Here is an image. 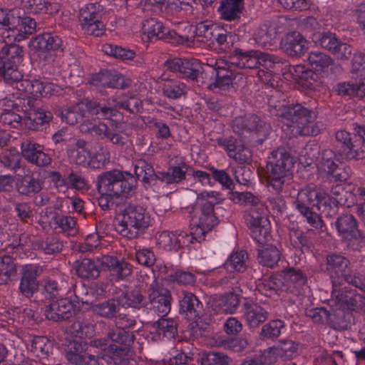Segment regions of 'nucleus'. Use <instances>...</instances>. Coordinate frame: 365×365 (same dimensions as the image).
Returning <instances> with one entry per match:
<instances>
[{
	"label": "nucleus",
	"instance_id": "nucleus-1",
	"mask_svg": "<svg viewBox=\"0 0 365 365\" xmlns=\"http://www.w3.org/2000/svg\"><path fill=\"white\" fill-rule=\"evenodd\" d=\"M295 163L290 148L279 146L272 150L267 158L264 176L267 186L279 194L292 176Z\"/></svg>",
	"mask_w": 365,
	"mask_h": 365
},
{
	"label": "nucleus",
	"instance_id": "nucleus-2",
	"mask_svg": "<svg viewBox=\"0 0 365 365\" xmlns=\"http://www.w3.org/2000/svg\"><path fill=\"white\" fill-rule=\"evenodd\" d=\"M137 186L133 175L126 171L114 169L98 175L96 187L98 192H106L113 197H127Z\"/></svg>",
	"mask_w": 365,
	"mask_h": 365
},
{
	"label": "nucleus",
	"instance_id": "nucleus-3",
	"mask_svg": "<svg viewBox=\"0 0 365 365\" xmlns=\"http://www.w3.org/2000/svg\"><path fill=\"white\" fill-rule=\"evenodd\" d=\"M150 217L145 209L138 205L128 204L123 211L121 220L115 225V230L128 239H135L149 226Z\"/></svg>",
	"mask_w": 365,
	"mask_h": 365
},
{
	"label": "nucleus",
	"instance_id": "nucleus-4",
	"mask_svg": "<svg viewBox=\"0 0 365 365\" xmlns=\"http://www.w3.org/2000/svg\"><path fill=\"white\" fill-rule=\"evenodd\" d=\"M180 313L192 321L189 328L193 335L202 334L210 324V317L205 312L203 304L197 297L190 292H184L180 300Z\"/></svg>",
	"mask_w": 365,
	"mask_h": 365
},
{
	"label": "nucleus",
	"instance_id": "nucleus-5",
	"mask_svg": "<svg viewBox=\"0 0 365 365\" xmlns=\"http://www.w3.org/2000/svg\"><path fill=\"white\" fill-rule=\"evenodd\" d=\"M326 269L331 274V279L341 282L344 280L355 287L365 288V274L353 269L350 261L341 255H327Z\"/></svg>",
	"mask_w": 365,
	"mask_h": 365
},
{
	"label": "nucleus",
	"instance_id": "nucleus-6",
	"mask_svg": "<svg viewBox=\"0 0 365 365\" xmlns=\"http://www.w3.org/2000/svg\"><path fill=\"white\" fill-rule=\"evenodd\" d=\"M233 131L242 138L251 135L255 143L262 145L271 132V126L255 114L239 116L232 121Z\"/></svg>",
	"mask_w": 365,
	"mask_h": 365
},
{
	"label": "nucleus",
	"instance_id": "nucleus-7",
	"mask_svg": "<svg viewBox=\"0 0 365 365\" xmlns=\"http://www.w3.org/2000/svg\"><path fill=\"white\" fill-rule=\"evenodd\" d=\"M316 118L315 111L301 103L287 104L282 117L283 120L296 124L302 135H317L319 133V129L314 125Z\"/></svg>",
	"mask_w": 365,
	"mask_h": 365
},
{
	"label": "nucleus",
	"instance_id": "nucleus-8",
	"mask_svg": "<svg viewBox=\"0 0 365 365\" xmlns=\"http://www.w3.org/2000/svg\"><path fill=\"white\" fill-rule=\"evenodd\" d=\"M323 190L317 187L307 186L302 188L294 202L296 209L303 215L307 222L316 229H322L324 224L318 214L310 208L317 207Z\"/></svg>",
	"mask_w": 365,
	"mask_h": 365
},
{
	"label": "nucleus",
	"instance_id": "nucleus-9",
	"mask_svg": "<svg viewBox=\"0 0 365 365\" xmlns=\"http://www.w3.org/2000/svg\"><path fill=\"white\" fill-rule=\"evenodd\" d=\"M109 341V358L118 361L123 356H131L135 335L133 331L124 329L110 330L107 335Z\"/></svg>",
	"mask_w": 365,
	"mask_h": 365
},
{
	"label": "nucleus",
	"instance_id": "nucleus-10",
	"mask_svg": "<svg viewBox=\"0 0 365 365\" xmlns=\"http://www.w3.org/2000/svg\"><path fill=\"white\" fill-rule=\"evenodd\" d=\"M103 16L100 4H88L81 8L78 19L84 33L95 36L103 35L105 30Z\"/></svg>",
	"mask_w": 365,
	"mask_h": 365
},
{
	"label": "nucleus",
	"instance_id": "nucleus-11",
	"mask_svg": "<svg viewBox=\"0 0 365 365\" xmlns=\"http://www.w3.org/2000/svg\"><path fill=\"white\" fill-rule=\"evenodd\" d=\"M4 26L7 27L14 40L17 42L27 38L36 31V22L30 16L21 17L15 9H9Z\"/></svg>",
	"mask_w": 365,
	"mask_h": 365
},
{
	"label": "nucleus",
	"instance_id": "nucleus-12",
	"mask_svg": "<svg viewBox=\"0 0 365 365\" xmlns=\"http://www.w3.org/2000/svg\"><path fill=\"white\" fill-rule=\"evenodd\" d=\"M173 297L170 291L155 280L148 289L146 309L165 317L171 310Z\"/></svg>",
	"mask_w": 365,
	"mask_h": 365
},
{
	"label": "nucleus",
	"instance_id": "nucleus-13",
	"mask_svg": "<svg viewBox=\"0 0 365 365\" xmlns=\"http://www.w3.org/2000/svg\"><path fill=\"white\" fill-rule=\"evenodd\" d=\"M215 202L204 201L199 203L197 212L191 217L190 226L195 227L194 235L204 236L217 225L218 219L214 212Z\"/></svg>",
	"mask_w": 365,
	"mask_h": 365
},
{
	"label": "nucleus",
	"instance_id": "nucleus-14",
	"mask_svg": "<svg viewBox=\"0 0 365 365\" xmlns=\"http://www.w3.org/2000/svg\"><path fill=\"white\" fill-rule=\"evenodd\" d=\"M165 66L170 71L179 73L182 78L190 79L197 84L204 83L203 66L195 59L173 58L166 61Z\"/></svg>",
	"mask_w": 365,
	"mask_h": 365
},
{
	"label": "nucleus",
	"instance_id": "nucleus-15",
	"mask_svg": "<svg viewBox=\"0 0 365 365\" xmlns=\"http://www.w3.org/2000/svg\"><path fill=\"white\" fill-rule=\"evenodd\" d=\"M341 281L332 278L331 297L344 309L358 312L364 305L363 297L356 290L341 287Z\"/></svg>",
	"mask_w": 365,
	"mask_h": 365
},
{
	"label": "nucleus",
	"instance_id": "nucleus-16",
	"mask_svg": "<svg viewBox=\"0 0 365 365\" xmlns=\"http://www.w3.org/2000/svg\"><path fill=\"white\" fill-rule=\"evenodd\" d=\"M245 222L251 231L252 237L259 245L269 241L271 237L267 219L256 207L245 211L244 215Z\"/></svg>",
	"mask_w": 365,
	"mask_h": 365
},
{
	"label": "nucleus",
	"instance_id": "nucleus-17",
	"mask_svg": "<svg viewBox=\"0 0 365 365\" xmlns=\"http://www.w3.org/2000/svg\"><path fill=\"white\" fill-rule=\"evenodd\" d=\"M39 101L37 100H28L29 110L24 113V123L30 130H43V126L49 123L53 119V114L38 106Z\"/></svg>",
	"mask_w": 365,
	"mask_h": 365
},
{
	"label": "nucleus",
	"instance_id": "nucleus-18",
	"mask_svg": "<svg viewBox=\"0 0 365 365\" xmlns=\"http://www.w3.org/2000/svg\"><path fill=\"white\" fill-rule=\"evenodd\" d=\"M336 228L344 238L356 240L365 245V233L358 229V222L355 217L349 213H343L337 217L335 222Z\"/></svg>",
	"mask_w": 365,
	"mask_h": 365
},
{
	"label": "nucleus",
	"instance_id": "nucleus-19",
	"mask_svg": "<svg viewBox=\"0 0 365 365\" xmlns=\"http://www.w3.org/2000/svg\"><path fill=\"white\" fill-rule=\"evenodd\" d=\"M74 307L68 298H61L46 306L45 316L48 320L56 322L66 321L75 314Z\"/></svg>",
	"mask_w": 365,
	"mask_h": 365
},
{
	"label": "nucleus",
	"instance_id": "nucleus-20",
	"mask_svg": "<svg viewBox=\"0 0 365 365\" xmlns=\"http://www.w3.org/2000/svg\"><path fill=\"white\" fill-rule=\"evenodd\" d=\"M280 48L290 57H300L308 49L307 41L300 32L294 31L282 38Z\"/></svg>",
	"mask_w": 365,
	"mask_h": 365
},
{
	"label": "nucleus",
	"instance_id": "nucleus-21",
	"mask_svg": "<svg viewBox=\"0 0 365 365\" xmlns=\"http://www.w3.org/2000/svg\"><path fill=\"white\" fill-rule=\"evenodd\" d=\"M218 144L223 146L228 155L239 163V164L249 163L252 160V153L246 147L242 140H238L233 137L219 139Z\"/></svg>",
	"mask_w": 365,
	"mask_h": 365
},
{
	"label": "nucleus",
	"instance_id": "nucleus-22",
	"mask_svg": "<svg viewBox=\"0 0 365 365\" xmlns=\"http://www.w3.org/2000/svg\"><path fill=\"white\" fill-rule=\"evenodd\" d=\"M142 34L146 37L147 41L155 38L169 40L174 38L176 33L165 27L163 24L155 18L145 20L142 23Z\"/></svg>",
	"mask_w": 365,
	"mask_h": 365
},
{
	"label": "nucleus",
	"instance_id": "nucleus-23",
	"mask_svg": "<svg viewBox=\"0 0 365 365\" xmlns=\"http://www.w3.org/2000/svg\"><path fill=\"white\" fill-rule=\"evenodd\" d=\"M91 83L96 86L115 89H124L129 86V83L120 73L108 70L93 75Z\"/></svg>",
	"mask_w": 365,
	"mask_h": 365
},
{
	"label": "nucleus",
	"instance_id": "nucleus-24",
	"mask_svg": "<svg viewBox=\"0 0 365 365\" xmlns=\"http://www.w3.org/2000/svg\"><path fill=\"white\" fill-rule=\"evenodd\" d=\"M102 257L97 259L83 258L76 260L72 265L76 274L81 279H96L103 269Z\"/></svg>",
	"mask_w": 365,
	"mask_h": 365
},
{
	"label": "nucleus",
	"instance_id": "nucleus-25",
	"mask_svg": "<svg viewBox=\"0 0 365 365\" xmlns=\"http://www.w3.org/2000/svg\"><path fill=\"white\" fill-rule=\"evenodd\" d=\"M43 150V146L36 143L26 142L21 144L22 156L38 167H46L51 163V157Z\"/></svg>",
	"mask_w": 365,
	"mask_h": 365
},
{
	"label": "nucleus",
	"instance_id": "nucleus-26",
	"mask_svg": "<svg viewBox=\"0 0 365 365\" xmlns=\"http://www.w3.org/2000/svg\"><path fill=\"white\" fill-rule=\"evenodd\" d=\"M102 266L104 271H109L118 280L124 279L132 273L133 266L124 259L104 255L102 257Z\"/></svg>",
	"mask_w": 365,
	"mask_h": 365
},
{
	"label": "nucleus",
	"instance_id": "nucleus-27",
	"mask_svg": "<svg viewBox=\"0 0 365 365\" xmlns=\"http://www.w3.org/2000/svg\"><path fill=\"white\" fill-rule=\"evenodd\" d=\"M88 143L81 138H73V143L66 148V156L68 160L77 165L86 166L91 150L87 147Z\"/></svg>",
	"mask_w": 365,
	"mask_h": 365
},
{
	"label": "nucleus",
	"instance_id": "nucleus-28",
	"mask_svg": "<svg viewBox=\"0 0 365 365\" xmlns=\"http://www.w3.org/2000/svg\"><path fill=\"white\" fill-rule=\"evenodd\" d=\"M20 5L29 14L53 15L60 10L58 4L48 0H20Z\"/></svg>",
	"mask_w": 365,
	"mask_h": 365
},
{
	"label": "nucleus",
	"instance_id": "nucleus-29",
	"mask_svg": "<svg viewBox=\"0 0 365 365\" xmlns=\"http://www.w3.org/2000/svg\"><path fill=\"white\" fill-rule=\"evenodd\" d=\"M37 272L36 268L29 266L26 267L21 274L19 289L20 293L26 298L32 297L38 290Z\"/></svg>",
	"mask_w": 365,
	"mask_h": 365
},
{
	"label": "nucleus",
	"instance_id": "nucleus-30",
	"mask_svg": "<svg viewBox=\"0 0 365 365\" xmlns=\"http://www.w3.org/2000/svg\"><path fill=\"white\" fill-rule=\"evenodd\" d=\"M90 308L96 315L106 319H112L120 312L121 301L118 297H112L98 303L91 304Z\"/></svg>",
	"mask_w": 365,
	"mask_h": 365
},
{
	"label": "nucleus",
	"instance_id": "nucleus-31",
	"mask_svg": "<svg viewBox=\"0 0 365 365\" xmlns=\"http://www.w3.org/2000/svg\"><path fill=\"white\" fill-rule=\"evenodd\" d=\"M230 58L235 59L232 63L240 68L253 69L259 66L257 50L243 51L240 48H235Z\"/></svg>",
	"mask_w": 365,
	"mask_h": 365
},
{
	"label": "nucleus",
	"instance_id": "nucleus-32",
	"mask_svg": "<svg viewBox=\"0 0 365 365\" xmlns=\"http://www.w3.org/2000/svg\"><path fill=\"white\" fill-rule=\"evenodd\" d=\"M43 181L32 175H26L16 183V189L20 195L32 197L42 190Z\"/></svg>",
	"mask_w": 365,
	"mask_h": 365
},
{
	"label": "nucleus",
	"instance_id": "nucleus-33",
	"mask_svg": "<svg viewBox=\"0 0 365 365\" xmlns=\"http://www.w3.org/2000/svg\"><path fill=\"white\" fill-rule=\"evenodd\" d=\"M244 4V0H222L217 11L226 21L239 20Z\"/></svg>",
	"mask_w": 365,
	"mask_h": 365
},
{
	"label": "nucleus",
	"instance_id": "nucleus-34",
	"mask_svg": "<svg viewBox=\"0 0 365 365\" xmlns=\"http://www.w3.org/2000/svg\"><path fill=\"white\" fill-rule=\"evenodd\" d=\"M308 64L319 74H326L329 66L334 65V60L328 54L319 51H311L307 57Z\"/></svg>",
	"mask_w": 365,
	"mask_h": 365
},
{
	"label": "nucleus",
	"instance_id": "nucleus-35",
	"mask_svg": "<svg viewBox=\"0 0 365 365\" xmlns=\"http://www.w3.org/2000/svg\"><path fill=\"white\" fill-rule=\"evenodd\" d=\"M339 155L346 160H359L365 158V144L358 135H354L351 143L345 148L339 149Z\"/></svg>",
	"mask_w": 365,
	"mask_h": 365
},
{
	"label": "nucleus",
	"instance_id": "nucleus-36",
	"mask_svg": "<svg viewBox=\"0 0 365 365\" xmlns=\"http://www.w3.org/2000/svg\"><path fill=\"white\" fill-rule=\"evenodd\" d=\"M244 315L248 324L252 327H256L265 322L268 317V312L258 304L245 303Z\"/></svg>",
	"mask_w": 365,
	"mask_h": 365
},
{
	"label": "nucleus",
	"instance_id": "nucleus-37",
	"mask_svg": "<svg viewBox=\"0 0 365 365\" xmlns=\"http://www.w3.org/2000/svg\"><path fill=\"white\" fill-rule=\"evenodd\" d=\"M62 44L61 39L49 33L38 35L32 41L33 47L38 51L49 52L58 50Z\"/></svg>",
	"mask_w": 365,
	"mask_h": 365
},
{
	"label": "nucleus",
	"instance_id": "nucleus-38",
	"mask_svg": "<svg viewBox=\"0 0 365 365\" xmlns=\"http://www.w3.org/2000/svg\"><path fill=\"white\" fill-rule=\"evenodd\" d=\"M240 302V296L234 292L215 295L214 298V303L216 308L227 314H232L235 312L239 307Z\"/></svg>",
	"mask_w": 365,
	"mask_h": 365
},
{
	"label": "nucleus",
	"instance_id": "nucleus-39",
	"mask_svg": "<svg viewBox=\"0 0 365 365\" xmlns=\"http://www.w3.org/2000/svg\"><path fill=\"white\" fill-rule=\"evenodd\" d=\"M281 253L274 245L267 244L262 249L257 248V260L264 267L273 268L280 259Z\"/></svg>",
	"mask_w": 365,
	"mask_h": 365
},
{
	"label": "nucleus",
	"instance_id": "nucleus-40",
	"mask_svg": "<svg viewBox=\"0 0 365 365\" xmlns=\"http://www.w3.org/2000/svg\"><path fill=\"white\" fill-rule=\"evenodd\" d=\"M339 159L326 163H320L321 168L327 175L334 182H345L349 178V174L345 168L340 167L336 162Z\"/></svg>",
	"mask_w": 365,
	"mask_h": 365
},
{
	"label": "nucleus",
	"instance_id": "nucleus-41",
	"mask_svg": "<svg viewBox=\"0 0 365 365\" xmlns=\"http://www.w3.org/2000/svg\"><path fill=\"white\" fill-rule=\"evenodd\" d=\"M22 47L16 43H4L0 49V60L19 66L23 59Z\"/></svg>",
	"mask_w": 365,
	"mask_h": 365
},
{
	"label": "nucleus",
	"instance_id": "nucleus-42",
	"mask_svg": "<svg viewBox=\"0 0 365 365\" xmlns=\"http://www.w3.org/2000/svg\"><path fill=\"white\" fill-rule=\"evenodd\" d=\"M344 197H332L324 190H323L322 196L319 200V203L317 208L319 211H322L324 208L327 207L331 203H339L340 205L350 207L354 204L355 195L351 192H344Z\"/></svg>",
	"mask_w": 365,
	"mask_h": 365
},
{
	"label": "nucleus",
	"instance_id": "nucleus-43",
	"mask_svg": "<svg viewBox=\"0 0 365 365\" xmlns=\"http://www.w3.org/2000/svg\"><path fill=\"white\" fill-rule=\"evenodd\" d=\"M153 328L159 334L169 339H175L178 335V323L173 318L161 317L153 324Z\"/></svg>",
	"mask_w": 365,
	"mask_h": 365
},
{
	"label": "nucleus",
	"instance_id": "nucleus-44",
	"mask_svg": "<svg viewBox=\"0 0 365 365\" xmlns=\"http://www.w3.org/2000/svg\"><path fill=\"white\" fill-rule=\"evenodd\" d=\"M66 292L63 282H58L51 279H46L43 280V294L49 301H56L63 298V296Z\"/></svg>",
	"mask_w": 365,
	"mask_h": 365
},
{
	"label": "nucleus",
	"instance_id": "nucleus-45",
	"mask_svg": "<svg viewBox=\"0 0 365 365\" xmlns=\"http://www.w3.org/2000/svg\"><path fill=\"white\" fill-rule=\"evenodd\" d=\"M351 318L350 313L341 309L333 312L328 311L327 324L334 329L346 330L350 326Z\"/></svg>",
	"mask_w": 365,
	"mask_h": 365
},
{
	"label": "nucleus",
	"instance_id": "nucleus-46",
	"mask_svg": "<svg viewBox=\"0 0 365 365\" xmlns=\"http://www.w3.org/2000/svg\"><path fill=\"white\" fill-rule=\"evenodd\" d=\"M289 236L291 245L302 252H309L312 244L307 236L298 227H289Z\"/></svg>",
	"mask_w": 365,
	"mask_h": 365
},
{
	"label": "nucleus",
	"instance_id": "nucleus-47",
	"mask_svg": "<svg viewBox=\"0 0 365 365\" xmlns=\"http://www.w3.org/2000/svg\"><path fill=\"white\" fill-rule=\"evenodd\" d=\"M234 73L229 70L220 69L216 71V78L215 82L209 84L207 88L210 91H215L218 88L220 91H228L233 87Z\"/></svg>",
	"mask_w": 365,
	"mask_h": 365
},
{
	"label": "nucleus",
	"instance_id": "nucleus-48",
	"mask_svg": "<svg viewBox=\"0 0 365 365\" xmlns=\"http://www.w3.org/2000/svg\"><path fill=\"white\" fill-rule=\"evenodd\" d=\"M16 275V266L9 255L0 257V285L8 284Z\"/></svg>",
	"mask_w": 365,
	"mask_h": 365
},
{
	"label": "nucleus",
	"instance_id": "nucleus-49",
	"mask_svg": "<svg viewBox=\"0 0 365 365\" xmlns=\"http://www.w3.org/2000/svg\"><path fill=\"white\" fill-rule=\"evenodd\" d=\"M69 331L75 337L90 338L94 334V326L88 320L78 317L71 325Z\"/></svg>",
	"mask_w": 365,
	"mask_h": 365
},
{
	"label": "nucleus",
	"instance_id": "nucleus-50",
	"mask_svg": "<svg viewBox=\"0 0 365 365\" xmlns=\"http://www.w3.org/2000/svg\"><path fill=\"white\" fill-rule=\"evenodd\" d=\"M11 105H8V107L11 108H5L0 115V121L4 124L11 126L12 128L19 127L22 121H24V116H21L18 112L19 111V106L17 104L14 103L11 101H8Z\"/></svg>",
	"mask_w": 365,
	"mask_h": 365
},
{
	"label": "nucleus",
	"instance_id": "nucleus-51",
	"mask_svg": "<svg viewBox=\"0 0 365 365\" xmlns=\"http://www.w3.org/2000/svg\"><path fill=\"white\" fill-rule=\"evenodd\" d=\"M51 341L45 336H36L31 341V351L40 359H46L51 353Z\"/></svg>",
	"mask_w": 365,
	"mask_h": 365
},
{
	"label": "nucleus",
	"instance_id": "nucleus-52",
	"mask_svg": "<svg viewBox=\"0 0 365 365\" xmlns=\"http://www.w3.org/2000/svg\"><path fill=\"white\" fill-rule=\"evenodd\" d=\"M189 167L185 163L168 168L167 172H162V182L166 184L178 183L185 178Z\"/></svg>",
	"mask_w": 365,
	"mask_h": 365
},
{
	"label": "nucleus",
	"instance_id": "nucleus-53",
	"mask_svg": "<svg viewBox=\"0 0 365 365\" xmlns=\"http://www.w3.org/2000/svg\"><path fill=\"white\" fill-rule=\"evenodd\" d=\"M201 365H230L231 359L222 352L208 351L199 354Z\"/></svg>",
	"mask_w": 365,
	"mask_h": 365
},
{
	"label": "nucleus",
	"instance_id": "nucleus-54",
	"mask_svg": "<svg viewBox=\"0 0 365 365\" xmlns=\"http://www.w3.org/2000/svg\"><path fill=\"white\" fill-rule=\"evenodd\" d=\"M21 78L19 66L0 60V79L6 83H12Z\"/></svg>",
	"mask_w": 365,
	"mask_h": 365
},
{
	"label": "nucleus",
	"instance_id": "nucleus-55",
	"mask_svg": "<svg viewBox=\"0 0 365 365\" xmlns=\"http://www.w3.org/2000/svg\"><path fill=\"white\" fill-rule=\"evenodd\" d=\"M123 298L125 299V304L128 307L140 309L147 307L148 299L144 296L141 292L135 289L123 294Z\"/></svg>",
	"mask_w": 365,
	"mask_h": 365
},
{
	"label": "nucleus",
	"instance_id": "nucleus-56",
	"mask_svg": "<svg viewBox=\"0 0 365 365\" xmlns=\"http://www.w3.org/2000/svg\"><path fill=\"white\" fill-rule=\"evenodd\" d=\"M163 93L168 98L178 99L186 95V86L179 81H168L163 84Z\"/></svg>",
	"mask_w": 365,
	"mask_h": 365
},
{
	"label": "nucleus",
	"instance_id": "nucleus-57",
	"mask_svg": "<svg viewBox=\"0 0 365 365\" xmlns=\"http://www.w3.org/2000/svg\"><path fill=\"white\" fill-rule=\"evenodd\" d=\"M215 40L217 41L219 49L225 53L231 52L238 36L231 32H227L222 29V31H218L215 35Z\"/></svg>",
	"mask_w": 365,
	"mask_h": 365
},
{
	"label": "nucleus",
	"instance_id": "nucleus-58",
	"mask_svg": "<svg viewBox=\"0 0 365 365\" xmlns=\"http://www.w3.org/2000/svg\"><path fill=\"white\" fill-rule=\"evenodd\" d=\"M86 107L91 115L103 120L110 118L115 109L95 101H87Z\"/></svg>",
	"mask_w": 365,
	"mask_h": 365
},
{
	"label": "nucleus",
	"instance_id": "nucleus-59",
	"mask_svg": "<svg viewBox=\"0 0 365 365\" xmlns=\"http://www.w3.org/2000/svg\"><path fill=\"white\" fill-rule=\"evenodd\" d=\"M338 41L339 39L336 37L335 34L329 31L314 33L312 37V41L315 44L329 52L334 48V46Z\"/></svg>",
	"mask_w": 365,
	"mask_h": 365
},
{
	"label": "nucleus",
	"instance_id": "nucleus-60",
	"mask_svg": "<svg viewBox=\"0 0 365 365\" xmlns=\"http://www.w3.org/2000/svg\"><path fill=\"white\" fill-rule=\"evenodd\" d=\"M103 51L105 52V53L122 61L131 60L135 55V52L132 50H128L120 46H113L112 44L103 45Z\"/></svg>",
	"mask_w": 365,
	"mask_h": 365
},
{
	"label": "nucleus",
	"instance_id": "nucleus-61",
	"mask_svg": "<svg viewBox=\"0 0 365 365\" xmlns=\"http://www.w3.org/2000/svg\"><path fill=\"white\" fill-rule=\"evenodd\" d=\"M247 258V254L245 251L237 252L230 255L225 263V266L228 269H232L235 271L242 272L246 269L245 260Z\"/></svg>",
	"mask_w": 365,
	"mask_h": 365
},
{
	"label": "nucleus",
	"instance_id": "nucleus-62",
	"mask_svg": "<svg viewBox=\"0 0 365 365\" xmlns=\"http://www.w3.org/2000/svg\"><path fill=\"white\" fill-rule=\"evenodd\" d=\"M282 282L276 277L272 276L264 279L257 285L258 289L266 296H271L281 289Z\"/></svg>",
	"mask_w": 365,
	"mask_h": 365
},
{
	"label": "nucleus",
	"instance_id": "nucleus-63",
	"mask_svg": "<svg viewBox=\"0 0 365 365\" xmlns=\"http://www.w3.org/2000/svg\"><path fill=\"white\" fill-rule=\"evenodd\" d=\"M88 349V344L86 342L73 341L70 342L68 346L65 355L66 358L70 363L73 364Z\"/></svg>",
	"mask_w": 365,
	"mask_h": 365
},
{
	"label": "nucleus",
	"instance_id": "nucleus-64",
	"mask_svg": "<svg viewBox=\"0 0 365 365\" xmlns=\"http://www.w3.org/2000/svg\"><path fill=\"white\" fill-rule=\"evenodd\" d=\"M274 38L272 30L267 24L260 26L255 34L256 42L263 47L271 46Z\"/></svg>",
	"mask_w": 365,
	"mask_h": 365
}]
</instances>
